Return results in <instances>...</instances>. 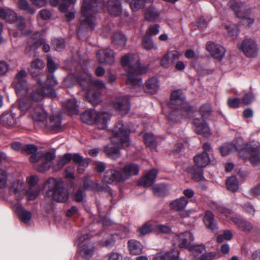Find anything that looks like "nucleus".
I'll use <instances>...</instances> for the list:
<instances>
[{
    "instance_id": "obj_48",
    "label": "nucleus",
    "mask_w": 260,
    "mask_h": 260,
    "mask_svg": "<svg viewBox=\"0 0 260 260\" xmlns=\"http://www.w3.org/2000/svg\"><path fill=\"white\" fill-rule=\"evenodd\" d=\"M224 27L227 31L229 36L233 39L236 38L238 33V30L236 25L232 24H225Z\"/></svg>"
},
{
    "instance_id": "obj_12",
    "label": "nucleus",
    "mask_w": 260,
    "mask_h": 260,
    "mask_svg": "<svg viewBox=\"0 0 260 260\" xmlns=\"http://www.w3.org/2000/svg\"><path fill=\"white\" fill-rule=\"evenodd\" d=\"M82 121L89 125H95L99 129H105L110 115L106 112L98 113L94 110H88L80 116Z\"/></svg>"
},
{
    "instance_id": "obj_16",
    "label": "nucleus",
    "mask_w": 260,
    "mask_h": 260,
    "mask_svg": "<svg viewBox=\"0 0 260 260\" xmlns=\"http://www.w3.org/2000/svg\"><path fill=\"white\" fill-rule=\"evenodd\" d=\"M217 210L220 218H224L225 217L228 220H232L239 230L242 231H248L251 229L252 226L249 222L237 217H232L231 216V211L230 210L222 207H218L217 208Z\"/></svg>"
},
{
    "instance_id": "obj_24",
    "label": "nucleus",
    "mask_w": 260,
    "mask_h": 260,
    "mask_svg": "<svg viewBox=\"0 0 260 260\" xmlns=\"http://www.w3.org/2000/svg\"><path fill=\"white\" fill-rule=\"evenodd\" d=\"M207 50L210 52L211 55L218 60H221L224 55L225 50L220 45L212 42H208L206 45Z\"/></svg>"
},
{
    "instance_id": "obj_35",
    "label": "nucleus",
    "mask_w": 260,
    "mask_h": 260,
    "mask_svg": "<svg viewBox=\"0 0 260 260\" xmlns=\"http://www.w3.org/2000/svg\"><path fill=\"white\" fill-rule=\"evenodd\" d=\"M188 202V200L182 197L172 201L170 203V207L177 211L182 210L186 207Z\"/></svg>"
},
{
    "instance_id": "obj_19",
    "label": "nucleus",
    "mask_w": 260,
    "mask_h": 260,
    "mask_svg": "<svg viewBox=\"0 0 260 260\" xmlns=\"http://www.w3.org/2000/svg\"><path fill=\"white\" fill-rule=\"evenodd\" d=\"M41 35V34L39 32L34 34L32 37L29 39L28 46L30 49L36 50L41 45H42L43 51L48 52L50 49V46L45 43V40L44 39L40 38Z\"/></svg>"
},
{
    "instance_id": "obj_36",
    "label": "nucleus",
    "mask_w": 260,
    "mask_h": 260,
    "mask_svg": "<svg viewBox=\"0 0 260 260\" xmlns=\"http://www.w3.org/2000/svg\"><path fill=\"white\" fill-rule=\"evenodd\" d=\"M146 92L151 94L156 92L159 88L158 80L156 78H152L147 81L145 84Z\"/></svg>"
},
{
    "instance_id": "obj_22",
    "label": "nucleus",
    "mask_w": 260,
    "mask_h": 260,
    "mask_svg": "<svg viewBox=\"0 0 260 260\" xmlns=\"http://www.w3.org/2000/svg\"><path fill=\"white\" fill-rule=\"evenodd\" d=\"M25 184L22 180H18L14 182L10 187L9 190L11 194L14 196V198L17 201L21 200L24 196Z\"/></svg>"
},
{
    "instance_id": "obj_62",
    "label": "nucleus",
    "mask_w": 260,
    "mask_h": 260,
    "mask_svg": "<svg viewBox=\"0 0 260 260\" xmlns=\"http://www.w3.org/2000/svg\"><path fill=\"white\" fill-rule=\"evenodd\" d=\"M29 187H38L36 186L38 181V178L37 176L32 175L27 179Z\"/></svg>"
},
{
    "instance_id": "obj_38",
    "label": "nucleus",
    "mask_w": 260,
    "mask_h": 260,
    "mask_svg": "<svg viewBox=\"0 0 260 260\" xmlns=\"http://www.w3.org/2000/svg\"><path fill=\"white\" fill-rule=\"evenodd\" d=\"M78 106L75 99H71L66 102V113L69 115H76L79 113Z\"/></svg>"
},
{
    "instance_id": "obj_64",
    "label": "nucleus",
    "mask_w": 260,
    "mask_h": 260,
    "mask_svg": "<svg viewBox=\"0 0 260 260\" xmlns=\"http://www.w3.org/2000/svg\"><path fill=\"white\" fill-rule=\"evenodd\" d=\"M114 243L115 239L114 236L111 235L107 239L105 240L103 245L107 247H111L114 245Z\"/></svg>"
},
{
    "instance_id": "obj_54",
    "label": "nucleus",
    "mask_w": 260,
    "mask_h": 260,
    "mask_svg": "<svg viewBox=\"0 0 260 260\" xmlns=\"http://www.w3.org/2000/svg\"><path fill=\"white\" fill-rule=\"evenodd\" d=\"M50 4L52 6H58L60 11L65 12V0H50Z\"/></svg>"
},
{
    "instance_id": "obj_13",
    "label": "nucleus",
    "mask_w": 260,
    "mask_h": 260,
    "mask_svg": "<svg viewBox=\"0 0 260 260\" xmlns=\"http://www.w3.org/2000/svg\"><path fill=\"white\" fill-rule=\"evenodd\" d=\"M0 18L8 22L14 23L17 30L20 31L21 35L28 34L24 31L26 26L24 18L22 16H17L13 10L8 8H0Z\"/></svg>"
},
{
    "instance_id": "obj_8",
    "label": "nucleus",
    "mask_w": 260,
    "mask_h": 260,
    "mask_svg": "<svg viewBox=\"0 0 260 260\" xmlns=\"http://www.w3.org/2000/svg\"><path fill=\"white\" fill-rule=\"evenodd\" d=\"M37 151V147L34 145L29 144L23 147V152L31 154L29 159L35 164L34 168L40 172H44L50 167L51 160L54 159L55 155L51 152L35 153Z\"/></svg>"
},
{
    "instance_id": "obj_50",
    "label": "nucleus",
    "mask_w": 260,
    "mask_h": 260,
    "mask_svg": "<svg viewBox=\"0 0 260 260\" xmlns=\"http://www.w3.org/2000/svg\"><path fill=\"white\" fill-rule=\"evenodd\" d=\"M142 46L147 50H150L155 48L152 39L147 35L144 36L143 38Z\"/></svg>"
},
{
    "instance_id": "obj_27",
    "label": "nucleus",
    "mask_w": 260,
    "mask_h": 260,
    "mask_svg": "<svg viewBox=\"0 0 260 260\" xmlns=\"http://www.w3.org/2000/svg\"><path fill=\"white\" fill-rule=\"evenodd\" d=\"M45 66V63L44 61L39 58H36L31 62L30 67L28 71L32 77H38L41 74Z\"/></svg>"
},
{
    "instance_id": "obj_61",
    "label": "nucleus",
    "mask_w": 260,
    "mask_h": 260,
    "mask_svg": "<svg viewBox=\"0 0 260 260\" xmlns=\"http://www.w3.org/2000/svg\"><path fill=\"white\" fill-rule=\"evenodd\" d=\"M240 103V101L238 98H229L228 101V104L229 107L232 108L238 107Z\"/></svg>"
},
{
    "instance_id": "obj_15",
    "label": "nucleus",
    "mask_w": 260,
    "mask_h": 260,
    "mask_svg": "<svg viewBox=\"0 0 260 260\" xmlns=\"http://www.w3.org/2000/svg\"><path fill=\"white\" fill-rule=\"evenodd\" d=\"M89 238V234H84L80 236L77 241L78 246V252L83 258H90L92 256L94 252L95 247L93 244L88 242L83 244L84 241Z\"/></svg>"
},
{
    "instance_id": "obj_18",
    "label": "nucleus",
    "mask_w": 260,
    "mask_h": 260,
    "mask_svg": "<svg viewBox=\"0 0 260 260\" xmlns=\"http://www.w3.org/2000/svg\"><path fill=\"white\" fill-rule=\"evenodd\" d=\"M238 47L248 57H255L257 53V48L255 42L250 39H246Z\"/></svg>"
},
{
    "instance_id": "obj_59",
    "label": "nucleus",
    "mask_w": 260,
    "mask_h": 260,
    "mask_svg": "<svg viewBox=\"0 0 260 260\" xmlns=\"http://www.w3.org/2000/svg\"><path fill=\"white\" fill-rule=\"evenodd\" d=\"M51 16V12L47 9H42L40 11L37 16L38 18L40 17L45 20H48Z\"/></svg>"
},
{
    "instance_id": "obj_32",
    "label": "nucleus",
    "mask_w": 260,
    "mask_h": 260,
    "mask_svg": "<svg viewBox=\"0 0 260 260\" xmlns=\"http://www.w3.org/2000/svg\"><path fill=\"white\" fill-rule=\"evenodd\" d=\"M194 162L199 168H204L210 162V158L208 153H202L194 157Z\"/></svg>"
},
{
    "instance_id": "obj_45",
    "label": "nucleus",
    "mask_w": 260,
    "mask_h": 260,
    "mask_svg": "<svg viewBox=\"0 0 260 260\" xmlns=\"http://www.w3.org/2000/svg\"><path fill=\"white\" fill-rule=\"evenodd\" d=\"M138 232L140 235H145L152 232H154V224L147 222L139 228Z\"/></svg>"
},
{
    "instance_id": "obj_23",
    "label": "nucleus",
    "mask_w": 260,
    "mask_h": 260,
    "mask_svg": "<svg viewBox=\"0 0 260 260\" xmlns=\"http://www.w3.org/2000/svg\"><path fill=\"white\" fill-rule=\"evenodd\" d=\"M193 124L196 133L205 137H209L211 135L210 129L204 120L196 118L193 120Z\"/></svg>"
},
{
    "instance_id": "obj_28",
    "label": "nucleus",
    "mask_w": 260,
    "mask_h": 260,
    "mask_svg": "<svg viewBox=\"0 0 260 260\" xmlns=\"http://www.w3.org/2000/svg\"><path fill=\"white\" fill-rule=\"evenodd\" d=\"M157 172L155 169H152L142 177L138 182L139 185L148 187L151 186L157 176Z\"/></svg>"
},
{
    "instance_id": "obj_30",
    "label": "nucleus",
    "mask_w": 260,
    "mask_h": 260,
    "mask_svg": "<svg viewBox=\"0 0 260 260\" xmlns=\"http://www.w3.org/2000/svg\"><path fill=\"white\" fill-rule=\"evenodd\" d=\"M108 10L111 15H119L121 12L119 0H109L108 2Z\"/></svg>"
},
{
    "instance_id": "obj_5",
    "label": "nucleus",
    "mask_w": 260,
    "mask_h": 260,
    "mask_svg": "<svg viewBox=\"0 0 260 260\" xmlns=\"http://www.w3.org/2000/svg\"><path fill=\"white\" fill-rule=\"evenodd\" d=\"M121 63L122 67L126 68V84L134 87L142 85V81L138 75L145 74L147 72L148 67L141 66L137 56L133 54H128L121 57Z\"/></svg>"
},
{
    "instance_id": "obj_11",
    "label": "nucleus",
    "mask_w": 260,
    "mask_h": 260,
    "mask_svg": "<svg viewBox=\"0 0 260 260\" xmlns=\"http://www.w3.org/2000/svg\"><path fill=\"white\" fill-rule=\"evenodd\" d=\"M64 182L60 178H49L44 184L46 194L57 202H63L65 200Z\"/></svg>"
},
{
    "instance_id": "obj_39",
    "label": "nucleus",
    "mask_w": 260,
    "mask_h": 260,
    "mask_svg": "<svg viewBox=\"0 0 260 260\" xmlns=\"http://www.w3.org/2000/svg\"><path fill=\"white\" fill-rule=\"evenodd\" d=\"M154 0H132L129 6L133 12H136L144 7V3H152Z\"/></svg>"
},
{
    "instance_id": "obj_57",
    "label": "nucleus",
    "mask_w": 260,
    "mask_h": 260,
    "mask_svg": "<svg viewBox=\"0 0 260 260\" xmlns=\"http://www.w3.org/2000/svg\"><path fill=\"white\" fill-rule=\"evenodd\" d=\"M154 232L156 233H168L171 231L170 227L161 225V224H154Z\"/></svg>"
},
{
    "instance_id": "obj_51",
    "label": "nucleus",
    "mask_w": 260,
    "mask_h": 260,
    "mask_svg": "<svg viewBox=\"0 0 260 260\" xmlns=\"http://www.w3.org/2000/svg\"><path fill=\"white\" fill-rule=\"evenodd\" d=\"M188 171L190 173L192 178L197 181L202 180L204 178L202 170L201 169L196 170L194 169L190 168Z\"/></svg>"
},
{
    "instance_id": "obj_3",
    "label": "nucleus",
    "mask_w": 260,
    "mask_h": 260,
    "mask_svg": "<svg viewBox=\"0 0 260 260\" xmlns=\"http://www.w3.org/2000/svg\"><path fill=\"white\" fill-rule=\"evenodd\" d=\"M168 107L172 110L167 115L170 124L179 122L183 118H189L193 114L192 107L185 102V96L180 89L171 92Z\"/></svg>"
},
{
    "instance_id": "obj_49",
    "label": "nucleus",
    "mask_w": 260,
    "mask_h": 260,
    "mask_svg": "<svg viewBox=\"0 0 260 260\" xmlns=\"http://www.w3.org/2000/svg\"><path fill=\"white\" fill-rule=\"evenodd\" d=\"M153 194L156 196H162L166 191V186L164 184L155 185L152 187Z\"/></svg>"
},
{
    "instance_id": "obj_43",
    "label": "nucleus",
    "mask_w": 260,
    "mask_h": 260,
    "mask_svg": "<svg viewBox=\"0 0 260 260\" xmlns=\"http://www.w3.org/2000/svg\"><path fill=\"white\" fill-rule=\"evenodd\" d=\"M18 7L26 13L33 14L35 13V10L31 8L26 0H19L17 3Z\"/></svg>"
},
{
    "instance_id": "obj_25",
    "label": "nucleus",
    "mask_w": 260,
    "mask_h": 260,
    "mask_svg": "<svg viewBox=\"0 0 260 260\" xmlns=\"http://www.w3.org/2000/svg\"><path fill=\"white\" fill-rule=\"evenodd\" d=\"M96 56L101 63L111 64L114 61V53L109 49L100 50L96 53Z\"/></svg>"
},
{
    "instance_id": "obj_42",
    "label": "nucleus",
    "mask_w": 260,
    "mask_h": 260,
    "mask_svg": "<svg viewBox=\"0 0 260 260\" xmlns=\"http://www.w3.org/2000/svg\"><path fill=\"white\" fill-rule=\"evenodd\" d=\"M226 186L229 190L236 191L239 187V183L236 177L232 176L229 178L226 182Z\"/></svg>"
},
{
    "instance_id": "obj_6",
    "label": "nucleus",
    "mask_w": 260,
    "mask_h": 260,
    "mask_svg": "<svg viewBox=\"0 0 260 260\" xmlns=\"http://www.w3.org/2000/svg\"><path fill=\"white\" fill-rule=\"evenodd\" d=\"M112 132L113 136L111 138V141L113 146H106L104 151L109 157L115 159L120 156L119 148L118 147L119 145H121L123 147L129 146L130 140L128 136L130 131L124 126L122 122H118L116 124Z\"/></svg>"
},
{
    "instance_id": "obj_29",
    "label": "nucleus",
    "mask_w": 260,
    "mask_h": 260,
    "mask_svg": "<svg viewBox=\"0 0 260 260\" xmlns=\"http://www.w3.org/2000/svg\"><path fill=\"white\" fill-rule=\"evenodd\" d=\"M15 212L17 213L18 218L24 223H28L31 218V214L29 211L24 209L22 206L17 204L15 208Z\"/></svg>"
},
{
    "instance_id": "obj_31",
    "label": "nucleus",
    "mask_w": 260,
    "mask_h": 260,
    "mask_svg": "<svg viewBox=\"0 0 260 260\" xmlns=\"http://www.w3.org/2000/svg\"><path fill=\"white\" fill-rule=\"evenodd\" d=\"M203 221L206 227L212 231L217 229L216 221L213 213L210 211H207L204 217Z\"/></svg>"
},
{
    "instance_id": "obj_9",
    "label": "nucleus",
    "mask_w": 260,
    "mask_h": 260,
    "mask_svg": "<svg viewBox=\"0 0 260 260\" xmlns=\"http://www.w3.org/2000/svg\"><path fill=\"white\" fill-rule=\"evenodd\" d=\"M139 169L135 164H129L125 165L121 173L114 167L107 169L103 176V181L108 184H117L123 182L131 176L138 174Z\"/></svg>"
},
{
    "instance_id": "obj_7",
    "label": "nucleus",
    "mask_w": 260,
    "mask_h": 260,
    "mask_svg": "<svg viewBox=\"0 0 260 260\" xmlns=\"http://www.w3.org/2000/svg\"><path fill=\"white\" fill-rule=\"evenodd\" d=\"M103 0H83L80 18L81 25L89 29H93L96 25V19L94 14L103 10Z\"/></svg>"
},
{
    "instance_id": "obj_26",
    "label": "nucleus",
    "mask_w": 260,
    "mask_h": 260,
    "mask_svg": "<svg viewBox=\"0 0 260 260\" xmlns=\"http://www.w3.org/2000/svg\"><path fill=\"white\" fill-rule=\"evenodd\" d=\"M179 254V252L177 249H173L170 251L156 253L153 257V260H182Z\"/></svg>"
},
{
    "instance_id": "obj_60",
    "label": "nucleus",
    "mask_w": 260,
    "mask_h": 260,
    "mask_svg": "<svg viewBox=\"0 0 260 260\" xmlns=\"http://www.w3.org/2000/svg\"><path fill=\"white\" fill-rule=\"evenodd\" d=\"M159 32V25L157 24H153L150 25L147 31L148 35H155Z\"/></svg>"
},
{
    "instance_id": "obj_53",
    "label": "nucleus",
    "mask_w": 260,
    "mask_h": 260,
    "mask_svg": "<svg viewBox=\"0 0 260 260\" xmlns=\"http://www.w3.org/2000/svg\"><path fill=\"white\" fill-rule=\"evenodd\" d=\"M174 63L168 53H166L161 59L160 64L164 68H169Z\"/></svg>"
},
{
    "instance_id": "obj_2",
    "label": "nucleus",
    "mask_w": 260,
    "mask_h": 260,
    "mask_svg": "<svg viewBox=\"0 0 260 260\" xmlns=\"http://www.w3.org/2000/svg\"><path fill=\"white\" fill-rule=\"evenodd\" d=\"M78 83L86 90V98L92 105H96L100 102V91L105 88V84L100 80H93L88 72L83 69L77 76L70 75L66 78V87H70Z\"/></svg>"
},
{
    "instance_id": "obj_55",
    "label": "nucleus",
    "mask_w": 260,
    "mask_h": 260,
    "mask_svg": "<svg viewBox=\"0 0 260 260\" xmlns=\"http://www.w3.org/2000/svg\"><path fill=\"white\" fill-rule=\"evenodd\" d=\"M7 182V173L6 170L0 168V188L6 186Z\"/></svg>"
},
{
    "instance_id": "obj_10",
    "label": "nucleus",
    "mask_w": 260,
    "mask_h": 260,
    "mask_svg": "<svg viewBox=\"0 0 260 260\" xmlns=\"http://www.w3.org/2000/svg\"><path fill=\"white\" fill-rule=\"evenodd\" d=\"M47 113L41 106L31 111V116L34 121L43 122L46 119L44 124L46 131L58 133L63 130L60 116H52L47 119Z\"/></svg>"
},
{
    "instance_id": "obj_17",
    "label": "nucleus",
    "mask_w": 260,
    "mask_h": 260,
    "mask_svg": "<svg viewBox=\"0 0 260 260\" xmlns=\"http://www.w3.org/2000/svg\"><path fill=\"white\" fill-rule=\"evenodd\" d=\"M230 6L238 17L243 18V24L249 26L254 22V19L249 17V9L244 4L236 2L231 4Z\"/></svg>"
},
{
    "instance_id": "obj_47",
    "label": "nucleus",
    "mask_w": 260,
    "mask_h": 260,
    "mask_svg": "<svg viewBox=\"0 0 260 260\" xmlns=\"http://www.w3.org/2000/svg\"><path fill=\"white\" fill-rule=\"evenodd\" d=\"M47 67L48 69V72L49 74L47 76L54 77L52 75L57 69V66L55 63V62L53 60L51 57L49 55H47ZM48 76H47V77ZM54 78V77H53Z\"/></svg>"
},
{
    "instance_id": "obj_33",
    "label": "nucleus",
    "mask_w": 260,
    "mask_h": 260,
    "mask_svg": "<svg viewBox=\"0 0 260 260\" xmlns=\"http://www.w3.org/2000/svg\"><path fill=\"white\" fill-rule=\"evenodd\" d=\"M0 121L4 125L13 126L16 123V116L12 112L4 113L0 117Z\"/></svg>"
},
{
    "instance_id": "obj_37",
    "label": "nucleus",
    "mask_w": 260,
    "mask_h": 260,
    "mask_svg": "<svg viewBox=\"0 0 260 260\" xmlns=\"http://www.w3.org/2000/svg\"><path fill=\"white\" fill-rule=\"evenodd\" d=\"M159 13L152 6L146 9L145 11V18L146 20L152 21L155 20L159 16Z\"/></svg>"
},
{
    "instance_id": "obj_14",
    "label": "nucleus",
    "mask_w": 260,
    "mask_h": 260,
    "mask_svg": "<svg viewBox=\"0 0 260 260\" xmlns=\"http://www.w3.org/2000/svg\"><path fill=\"white\" fill-rule=\"evenodd\" d=\"M193 239V236L190 232H185L176 235L174 241L180 248L188 249L192 253L194 251L204 252L205 247L203 245H191V243Z\"/></svg>"
},
{
    "instance_id": "obj_41",
    "label": "nucleus",
    "mask_w": 260,
    "mask_h": 260,
    "mask_svg": "<svg viewBox=\"0 0 260 260\" xmlns=\"http://www.w3.org/2000/svg\"><path fill=\"white\" fill-rule=\"evenodd\" d=\"M126 43V38L121 33H116L113 36L112 44L114 46L124 47Z\"/></svg>"
},
{
    "instance_id": "obj_46",
    "label": "nucleus",
    "mask_w": 260,
    "mask_h": 260,
    "mask_svg": "<svg viewBox=\"0 0 260 260\" xmlns=\"http://www.w3.org/2000/svg\"><path fill=\"white\" fill-rule=\"evenodd\" d=\"M40 192L39 187H29L24 192V195L27 197L28 200H34Z\"/></svg>"
},
{
    "instance_id": "obj_44",
    "label": "nucleus",
    "mask_w": 260,
    "mask_h": 260,
    "mask_svg": "<svg viewBox=\"0 0 260 260\" xmlns=\"http://www.w3.org/2000/svg\"><path fill=\"white\" fill-rule=\"evenodd\" d=\"M144 141L147 147L150 149H153L156 147L155 139L152 134L149 133L145 134L144 136Z\"/></svg>"
},
{
    "instance_id": "obj_52",
    "label": "nucleus",
    "mask_w": 260,
    "mask_h": 260,
    "mask_svg": "<svg viewBox=\"0 0 260 260\" xmlns=\"http://www.w3.org/2000/svg\"><path fill=\"white\" fill-rule=\"evenodd\" d=\"M200 112L203 118H207L210 115L211 113L210 105H203L201 107Z\"/></svg>"
},
{
    "instance_id": "obj_1",
    "label": "nucleus",
    "mask_w": 260,
    "mask_h": 260,
    "mask_svg": "<svg viewBox=\"0 0 260 260\" xmlns=\"http://www.w3.org/2000/svg\"><path fill=\"white\" fill-rule=\"evenodd\" d=\"M27 75L25 70L20 71L16 75L13 84L16 92L20 97L17 102L19 109L24 113L29 110L31 113L35 109H32L33 103L41 102L46 96H56L53 87L57 84V81L52 76H48L45 81L41 79L42 77H39L37 78V85L30 89V85L25 80Z\"/></svg>"
},
{
    "instance_id": "obj_21",
    "label": "nucleus",
    "mask_w": 260,
    "mask_h": 260,
    "mask_svg": "<svg viewBox=\"0 0 260 260\" xmlns=\"http://www.w3.org/2000/svg\"><path fill=\"white\" fill-rule=\"evenodd\" d=\"M73 160L74 162L79 165L78 171L82 173L85 167L89 164V159H84L79 153H66V164Z\"/></svg>"
},
{
    "instance_id": "obj_34",
    "label": "nucleus",
    "mask_w": 260,
    "mask_h": 260,
    "mask_svg": "<svg viewBox=\"0 0 260 260\" xmlns=\"http://www.w3.org/2000/svg\"><path fill=\"white\" fill-rule=\"evenodd\" d=\"M128 249L130 253L133 255H138L142 253L143 246L138 241L131 240L128 242Z\"/></svg>"
},
{
    "instance_id": "obj_20",
    "label": "nucleus",
    "mask_w": 260,
    "mask_h": 260,
    "mask_svg": "<svg viewBox=\"0 0 260 260\" xmlns=\"http://www.w3.org/2000/svg\"><path fill=\"white\" fill-rule=\"evenodd\" d=\"M113 106L121 114H125L130 109L129 98L123 95L118 96L113 101Z\"/></svg>"
},
{
    "instance_id": "obj_40",
    "label": "nucleus",
    "mask_w": 260,
    "mask_h": 260,
    "mask_svg": "<svg viewBox=\"0 0 260 260\" xmlns=\"http://www.w3.org/2000/svg\"><path fill=\"white\" fill-rule=\"evenodd\" d=\"M206 249L203 252H200V251H194L192 253L193 256L200 260H212L216 256L214 252H208L204 253Z\"/></svg>"
},
{
    "instance_id": "obj_63",
    "label": "nucleus",
    "mask_w": 260,
    "mask_h": 260,
    "mask_svg": "<svg viewBox=\"0 0 260 260\" xmlns=\"http://www.w3.org/2000/svg\"><path fill=\"white\" fill-rule=\"evenodd\" d=\"M8 71V65L5 61L0 62V76L5 75Z\"/></svg>"
},
{
    "instance_id": "obj_4",
    "label": "nucleus",
    "mask_w": 260,
    "mask_h": 260,
    "mask_svg": "<svg viewBox=\"0 0 260 260\" xmlns=\"http://www.w3.org/2000/svg\"><path fill=\"white\" fill-rule=\"evenodd\" d=\"M221 154L226 156L234 151H237L239 155L245 160H249L253 165H257L260 161V146L256 144H244L239 138L234 145L226 143L220 149Z\"/></svg>"
},
{
    "instance_id": "obj_58",
    "label": "nucleus",
    "mask_w": 260,
    "mask_h": 260,
    "mask_svg": "<svg viewBox=\"0 0 260 260\" xmlns=\"http://www.w3.org/2000/svg\"><path fill=\"white\" fill-rule=\"evenodd\" d=\"M64 41L63 39H55L52 41V45L57 51H60L63 47Z\"/></svg>"
},
{
    "instance_id": "obj_56",
    "label": "nucleus",
    "mask_w": 260,
    "mask_h": 260,
    "mask_svg": "<svg viewBox=\"0 0 260 260\" xmlns=\"http://www.w3.org/2000/svg\"><path fill=\"white\" fill-rule=\"evenodd\" d=\"M65 165V156H62L61 157L57 159L56 162L53 165L52 168L55 171H59L62 169Z\"/></svg>"
}]
</instances>
